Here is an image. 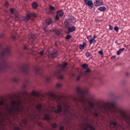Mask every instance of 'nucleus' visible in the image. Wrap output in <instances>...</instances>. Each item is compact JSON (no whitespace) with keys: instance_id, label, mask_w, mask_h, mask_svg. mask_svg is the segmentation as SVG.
<instances>
[{"instance_id":"obj_1","label":"nucleus","mask_w":130,"mask_h":130,"mask_svg":"<svg viewBox=\"0 0 130 130\" xmlns=\"http://www.w3.org/2000/svg\"><path fill=\"white\" fill-rule=\"evenodd\" d=\"M50 96L52 99L57 101V109L56 110L55 107L53 105L50 106L48 109H46V114L44 115L45 120H49L50 119L51 112H54V113H59V112H61L64 113L69 112V110L71 108L69 103L63 101L61 97L58 96L55 93H51L50 94Z\"/></svg>"},{"instance_id":"obj_2","label":"nucleus","mask_w":130,"mask_h":130,"mask_svg":"<svg viewBox=\"0 0 130 130\" xmlns=\"http://www.w3.org/2000/svg\"><path fill=\"white\" fill-rule=\"evenodd\" d=\"M23 108L22 102L20 101H13L11 102V106H7L5 110L9 115H15L16 113H19L21 109Z\"/></svg>"},{"instance_id":"obj_3","label":"nucleus","mask_w":130,"mask_h":130,"mask_svg":"<svg viewBox=\"0 0 130 130\" xmlns=\"http://www.w3.org/2000/svg\"><path fill=\"white\" fill-rule=\"evenodd\" d=\"M74 23H76V18L73 16L66 18L64 21V24L66 26H71Z\"/></svg>"},{"instance_id":"obj_4","label":"nucleus","mask_w":130,"mask_h":130,"mask_svg":"<svg viewBox=\"0 0 130 130\" xmlns=\"http://www.w3.org/2000/svg\"><path fill=\"white\" fill-rule=\"evenodd\" d=\"M79 102L81 103L85 112H88V110H89V108L87 106V101L85 99V98H82L79 100Z\"/></svg>"},{"instance_id":"obj_5","label":"nucleus","mask_w":130,"mask_h":130,"mask_svg":"<svg viewBox=\"0 0 130 130\" xmlns=\"http://www.w3.org/2000/svg\"><path fill=\"white\" fill-rule=\"evenodd\" d=\"M85 4L88 6L90 9H92L94 5H93V1L92 0H84Z\"/></svg>"},{"instance_id":"obj_6","label":"nucleus","mask_w":130,"mask_h":130,"mask_svg":"<svg viewBox=\"0 0 130 130\" xmlns=\"http://www.w3.org/2000/svg\"><path fill=\"white\" fill-rule=\"evenodd\" d=\"M91 37H92L91 35L87 36V39L88 40L90 45L93 44V43H96V40L95 39H90V38H91Z\"/></svg>"},{"instance_id":"obj_7","label":"nucleus","mask_w":130,"mask_h":130,"mask_svg":"<svg viewBox=\"0 0 130 130\" xmlns=\"http://www.w3.org/2000/svg\"><path fill=\"white\" fill-rule=\"evenodd\" d=\"M94 6L95 7L103 6V1H102V0H95V2H94Z\"/></svg>"},{"instance_id":"obj_8","label":"nucleus","mask_w":130,"mask_h":130,"mask_svg":"<svg viewBox=\"0 0 130 130\" xmlns=\"http://www.w3.org/2000/svg\"><path fill=\"white\" fill-rule=\"evenodd\" d=\"M76 92L78 93V94H84V90L82 89V88L80 87H77L76 88Z\"/></svg>"},{"instance_id":"obj_9","label":"nucleus","mask_w":130,"mask_h":130,"mask_svg":"<svg viewBox=\"0 0 130 130\" xmlns=\"http://www.w3.org/2000/svg\"><path fill=\"white\" fill-rule=\"evenodd\" d=\"M74 31H76V26H72L68 29V33H72Z\"/></svg>"},{"instance_id":"obj_10","label":"nucleus","mask_w":130,"mask_h":130,"mask_svg":"<svg viewBox=\"0 0 130 130\" xmlns=\"http://www.w3.org/2000/svg\"><path fill=\"white\" fill-rule=\"evenodd\" d=\"M68 66V63L67 62H64L60 65V71H64V69H66V66Z\"/></svg>"},{"instance_id":"obj_11","label":"nucleus","mask_w":130,"mask_h":130,"mask_svg":"<svg viewBox=\"0 0 130 130\" xmlns=\"http://www.w3.org/2000/svg\"><path fill=\"white\" fill-rule=\"evenodd\" d=\"M98 10L100 12H105L106 11V7L104 6L100 7L98 8Z\"/></svg>"},{"instance_id":"obj_12","label":"nucleus","mask_w":130,"mask_h":130,"mask_svg":"<svg viewBox=\"0 0 130 130\" xmlns=\"http://www.w3.org/2000/svg\"><path fill=\"white\" fill-rule=\"evenodd\" d=\"M63 11L62 10H59L57 12V14L58 16H59L60 17H62V15H63Z\"/></svg>"},{"instance_id":"obj_13","label":"nucleus","mask_w":130,"mask_h":130,"mask_svg":"<svg viewBox=\"0 0 130 130\" xmlns=\"http://www.w3.org/2000/svg\"><path fill=\"white\" fill-rule=\"evenodd\" d=\"M86 46V44L84 43V44H80L79 45V48L80 50H83V49H85V46Z\"/></svg>"},{"instance_id":"obj_14","label":"nucleus","mask_w":130,"mask_h":130,"mask_svg":"<svg viewBox=\"0 0 130 130\" xmlns=\"http://www.w3.org/2000/svg\"><path fill=\"white\" fill-rule=\"evenodd\" d=\"M5 53H2L1 54V56H3V55H4V54H5V53H10V50H9V49L7 48L4 51Z\"/></svg>"},{"instance_id":"obj_15","label":"nucleus","mask_w":130,"mask_h":130,"mask_svg":"<svg viewBox=\"0 0 130 130\" xmlns=\"http://www.w3.org/2000/svg\"><path fill=\"white\" fill-rule=\"evenodd\" d=\"M32 7L34 9H37L38 8V4L36 2H34L32 4Z\"/></svg>"},{"instance_id":"obj_16","label":"nucleus","mask_w":130,"mask_h":130,"mask_svg":"<svg viewBox=\"0 0 130 130\" xmlns=\"http://www.w3.org/2000/svg\"><path fill=\"white\" fill-rule=\"evenodd\" d=\"M85 56L86 57H92V53H91V52H86L85 53Z\"/></svg>"},{"instance_id":"obj_17","label":"nucleus","mask_w":130,"mask_h":130,"mask_svg":"<svg viewBox=\"0 0 130 130\" xmlns=\"http://www.w3.org/2000/svg\"><path fill=\"white\" fill-rule=\"evenodd\" d=\"M90 72H91V70L90 69L88 68L86 70L85 72H84V75H85V76H87V75H88Z\"/></svg>"},{"instance_id":"obj_18","label":"nucleus","mask_w":130,"mask_h":130,"mask_svg":"<svg viewBox=\"0 0 130 130\" xmlns=\"http://www.w3.org/2000/svg\"><path fill=\"white\" fill-rule=\"evenodd\" d=\"M36 108L38 110H41V108H42V105L41 104L37 105Z\"/></svg>"},{"instance_id":"obj_19","label":"nucleus","mask_w":130,"mask_h":130,"mask_svg":"<svg viewBox=\"0 0 130 130\" xmlns=\"http://www.w3.org/2000/svg\"><path fill=\"white\" fill-rule=\"evenodd\" d=\"M31 19V16L30 15H27L24 18V21H29Z\"/></svg>"},{"instance_id":"obj_20","label":"nucleus","mask_w":130,"mask_h":130,"mask_svg":"<svg viewBox=\"0 0 130 130\" xmlns=\"http://www.w3.org/2000/svg\"><path fill=\"white\" fill-rule=\"evenodd\" d=\"M87 128H89V129L90 130H95V128H94V127L91 125H88V127H86L85 129H87Z\"/></svg>"},{"instance_id":"obj_21","label":"nucleus","mask_w":130,"mask_h":130,"mask_svg":"<svg viewBox=\"0 0 130 130\" xmlns=\"http://www.w3.org/2000/svg\"><path fill=\"white\" fill-rule=\"evenodd\" d=\"M31 94L32 95V96H38V92L34 90L31 92Z\"/></svg>"},{"instance_id":"obj_22","label":"nucleus","mask_w":130,"mask_h":130,"mask_svg":"<svg viewBox=\"0 0 130 130\" xmlns=\"http://www.w3.org/2000/svg\"><path fill=\"white\" fill-rule=\"evenodd\" d=\"M46 25H50V24H52V20L51 19H49L46 22Z\"/></svg>"},{"instance_id":"obj_23","label":"nucleus","mask_w":130,"mask_h":130,"mask_svg":"<svg viewBox=\"0 0 130 130\" xmlns=\"http://www.w3.org/2000/svg\"><path fill=\"white\" fill-rule=\"evenodd\" d=\"M49 9L50 11H54L55 10V8L52 6H49Z\"/></svg>"},{"instance_id":"obj_24","label":"nucleus","mask_w":130,"mask_h":130,"mask_svg":"<svg viewBox=\"0 0 130 130\" xmlns=\"http://www.w3.org/2000/svg\"><path fill=\"white\" fill-rule=\"evenodd\" d=\"M82 67L84 68V69H87L88 68V64L87 63H84L82 65Z\"/></svg>"},{"instance_id":"obj_25","label":"nucleus","mask_w":130,"mask_h":130,"mask_svg":"<svg viewBox=\"0 0 130 130\" xmlns=\"http://www.w3.org/2000/svg\"><path fill=\"white\" fill-rule=\"evenodd\" d=\"M52 127L53 128H56V127H57V125L55 123H54L52 124Z\"/></svg>"},{"instance_id":"obj_26","label":"nucleus","mask_w":130,"mask_h":130,"mask_svg":"<svg viewBox=\"0 0 130 130\" xmlns=\"http://www.w3.org/2000/svg\"><path fill=\"white\" fill-rule=\"evenodd\" d=\"M66 38L67 40H69V39H71L72 38V36H71V35H68L66 36Z\"/></svg>"},{"instance_id":"obj_27","label":"nucleus","mask_w":130,"mask_h":130,"mask_svg":"<svg viewBox=\"0 0 130 130\" xmlns=\"http://www.w3.org/2000/svg\"><path fill=\"white\" fill-rule=\"evenodd\" d=\"M117 124V123H116V122H111L110 123V125H114V126H116V125Z\"/></svg>"},{"instance_id":"obj_28","label":"nucleus","mask_w":130,"mask_h":130,"mask_svg":"<svg viewBox=\"0 0 130 130\" xmlns=\"http://www.w3.org/2000/svg\"><path fill=\"white\" fill-rule=\"evenodd\" d=\"M59 18H60V16H59V15H58L57 14H56V15L55 16L56 20H57V21H58L59 20Z\"/></svg>"},{"instance_id":"obj_29","label":"nucleus","mask_w":130,"mask_h":130,"mask_svg":"<svg viewBox=\"0 0 130 130\" xmlns=\"http://www.w3.org/2000/svg\"><path fill=\"white\" fill-rule=\"evenodd\" d=\"M56 87H57V88H61V84L57 83Z\"/></svg>"},{"instance_id":"obj_30","label":"nucleus","mask_w":130,"mask_h":130,"mask_svg":"<svg viewBox=\"0 0 130 130\" xmlns=\"http://www.w3.org/2000/svg\"><path fill=\"white\" fill-rule=\"evenodd\" d=\"M15 21H19V20H20V17H19V16H15Z\"/></svg>"},{"instance_id":"obj_31","label":"nucleus","mask_w":130,"mask_h":130,"mask_svg":"<svg viewBox=\"0 0 130 130\" xmlns=\"http://www.w3.org/2000/svg\"><path fill=\"white\" fill-rule=\"evenodd\" d=\"M114 29L115 31H116V32H118V27L115 26Z\"/></svg>"},{"instance_id":"obj_32","label":"nucleus","mask_w":130,"mask_h":130,"mask_svg":"<svg viewBox=\"0 0 130 130\" xmlns=\"http://www.w3.org/2000/svg\"><path fill=\"white\" fill-rule=\"evenodd\" d=\"M44 52V50H43V51H40V52H39V54H40V55H41L42 56L43 55V52Z\"/></svg>"},{"instance_id":"obj_33","label":"nucleus","mask_w":130,"mask_h":130,"mask_svg":"<svg viewBox=\"0 0 130 130\" xmlns=\"http://www.w3.org/2000/svg\"><path fill=\"white\" fill-rule=\"evenodd\" d=\"M5 7H6V8H8V7H9V3L5 2Z\"/></svg>"},{"instance_id":"obj_34","label":"nucleus","mask_w":130,"mask_h":130,"mask_svg":"<svg viewBox=\"0 0 130 130\" xmlns=\"http://www.w3.org/2000/svg\"><path fill=\"white\" fill-rule=\"evenodd\" d=\"M99 53L101 54V55H103V51H102V50L99 51Z\"/></svg>"},{"instance_id":"obj_35","label":"nucleus","mask_w":130,"mask_h":130,"mask_svg":"<svg viewBox=\"0 0 130 130\" xmlns=\"http://www.w3.org/2000/svg\"><path fill=\"white\" fill-rule=\"evenodd\" d=\"M58 78H59V79H60L61 80H62V79H63V76L59 75Z\"/></svg>"},{"instance_id":"obj_36","label":"nucleus","mask_w":130,"mask_h":130,"mask_svg":"<svg viewBox=\"0 0 130 130\" xmlns=\"http://www.w3.org/2000/svg\"><path fill=\"white\" fill-rule=\"evenodd\" d=\"M55 32L57 35H59V34H60V32L58 30H56Z\"/></svg>"},{"instance_id":"obj_37","label":"nucleus","mask_w":130,"mask_h":130,"mask_svg":"<svg viewBox=\"0 0 130 130\" xmlns=\"http://www.w3.org/2000/svg\"><path fill=\"white\" fill-rule=\"evenodd\" d=\"M80 79H81V75H79L77 78V81H79Z\"/></svg>"},{"instance_id":"obj_38","label":"nucleus","mask_w":130,"mask_h":130,"mask_svg":"<svg viewBox=\"0 0 130 130\" xmlns=\"http://www.w3.org/2000/svg\"><path fill=\"white\" fill-rule=\"evenodd\" d=\"M120 53H121V52L119 50L117 52V55H119L120 54Z\"/></svg>"},{"instance_id":"obj_39","label":"nucleus","mask_w":130,"mask_h":130,"mask_svg":"<svg viewBox=\"0 0 130 130\" xmlns=\"http://www.w3.org/2000/svg\"><path fill=\"white\" fill-rule=\"evenodd\" d=\"M10 12H11V14H14V9H11Z\"/></svg>"},{"instance_id":"obj_40","label":"nucleus","mask_w":130,"mask_h":130,"mask_svg":"<svg viewBox=\"0 0 130 130\" xmlns=\"http://www.w3.org/2000/svg\"><path fill=\"white\" fill-rule=\"evenodd\" d=\"M32 16H33V17H34L35 18H36V17H37V15H36V13H33L32 14Z\"/></svg>"},{"instance_id":"obj_41","label":"nucleus","mask_w":130,"mask_h":130,"mask_svg":"<svg viewBox=\"0 0 130 130\" xmlns=\"http://www.w3.org/2000/svg\"><path fill=\"white\" fill-rule=\"evenodd\" d=\"M4 101H1L0 102V105H4Z\"/></svg>"},{"instance_id":"obj_42","label":"nucleus","mask_w":130,"mask_h":130,"mask_svg":"<svg viewBox=\"0 0 130 130\" xmlns=\"http://www.w3.org/2000/svg\"><path fill=\"white\" fill-rule=\"evenodd\" d=\"M126 122L128 123V125H130V120H126Z\"/></svg>"},{"instance_id":"obj_43","label":"nucleus","mask_w":130,"mask_h":130,"mask_svg":"<svg viewBox=\"0 0 130 130\" xmlns=\"http://www.w3.org/2000/svg\"><path fill=\"white\" fill-rule=\"evenodd\" d=\"M12 39H13V40H16V37L15 36H12L11 37Z\"/></svg>"},{"instance_id":"obj_44","label":"nucleus","mask_w":130,"mask_h":130,"mask_svg":"<svg viewBox=\"0 0 130 130\" xmlns=\"http://www.w3.org/2000/svg\"><path fill=\"white\" fill-rule=\"evenodd\" d=\"M59 128H60V130H63L64 127H63V126H60V127H59Z\"/></svg>"},{"instance_id":"obj_45","label":"nucleus","mask_w":130,"mask_h":130,"mask_svg":"<svg viewBox=\"0 0 130 130\" xmlns=\"http://www.w3.org/2000/svg\"><path fill=\"white\" fill-rule=\"evenodd\" d=\"M119 50H120V51H123L124 50V48H121Z\"/></svg>"},{"instance_id":"obj_46","label":"nucleus","mask_w":130,"mask_h":130,"mask_svg":"<svg viewBox=\"0 0 130 130\" xmlns=\"http://www.w3.org/2000/svg\"><path fill=\"white\" fill-rule=\"evenodd\" d=\"M14 130H20V129H19L18 127H15L14 128Z\"/></svg>"},{"instance_id":"obj_47","label":"nucleus","mask_w":130,"mask_h":130,"mask_svg":"<svg viewBox=\"0 0 130 130\" xmlns=\"http://www.w3.org/2000/svg\"><path fill=\"white\" fill-rule=\"evenodd\" d=\"M96 38H97V36L94 35L93 36V38H92V39H96Z\"/></svg>"},{"instance_id":"obj_48","label":"nucleus","mask_w":130,"mask_h":130,"mask_svg":"<svg viewBox=\"0 0 130 130\" xmlns=\"http://www.w3.org/2000/svg\"><path fill=\"white\" fill-rule=\"evenodd\" d=\"M43 30H44L45 32H47V29L46 27H44Z\"/></svg>"},{"instance_id":"obj_49","label":"nucleus","mask_w":130,"mask_h":130,"mask_svg":"<svg viewBox=\"0 0 130 130\" xmlns=\"http://www.w3.org/2000/svg\"><path fill=\"white\" fill-rule=\"evenodd\" d=\"M109 29H110V30H112V29H113V28L112 27H111V26L110 25Z\"/></svg>"},{"instance_id":"obj_50","label":"nucleus","mask_w":130,"mask_h":130,"mask_svg":"<svg viewBox=\"0 0 130 130\" xmlns=\"http://www.w3.org/2000/svg\"><path fill=\"white\" fill-rule=\"evenodd\" d=\"M94 116H98V114L95 113L94 114Z\"/></svg>"},{"instance_id":"obj_51","label":"nucleus","mask_w":130,"mask_h":130,"mask_svg":"<svg viewBox=\"0 0 130 130\" xmlns=\"http://www.w3.org/2000/svg\"><path fill=\"white\" fill-rule=\"evenodd\" d=\"M39 125L40 126H41L42 125V124L41 123H39Z\"/></svg>"},{"instance_id":"obj_52","label":"nucleus","mask_w":130,"mask_h":130,"mask_svg":"<svg viewBox=\"0 0 130 130\" xmlns=\"http://www.w3.org/2000/svg\"><path fill=\"white\" fill-rule=\"evenodd\" d=\"M111 58H115V56H112L111 57Z\"/></svg>"},{"instance_id":"obj_53","label":"nucleus","mask_w":130,"mask_h":130,"mask_svg":"<svg viewBox=\"0 0 130 130\" xmlns=\"http://www.w3.org/2000/svg\"><path fill=\"white\" fill-rule=\"evenodd\" d=\"M27 48H26V47H24V49H26Z\"/></svg>"},{"instance_id":"obj_54","label":"nucleus","mask_w":130,"mask_h":130,"mask_svg":"<svg viewBox=\"0 0 130 130\" xmlns=\"http://www.w3.org/2000/svg\"><path fill=\"white\" fill-rule=\"evenodd\" d=\"M24 88H25L26 86H24Z\"/></svg>"},{"instance_id":"obj_55","label":"nucleus","mask_w":130,"mask_h":130,"mask_svg":"<svg viewBox=\"0 0 130 130\" xmlns=\"http://www.w3.org/2000/svg\"><path fill=\"white\" fill-rule=\"evenodd\" d=\"M91 105H93V104H91Z\"/></svg>"}]
</instances>
